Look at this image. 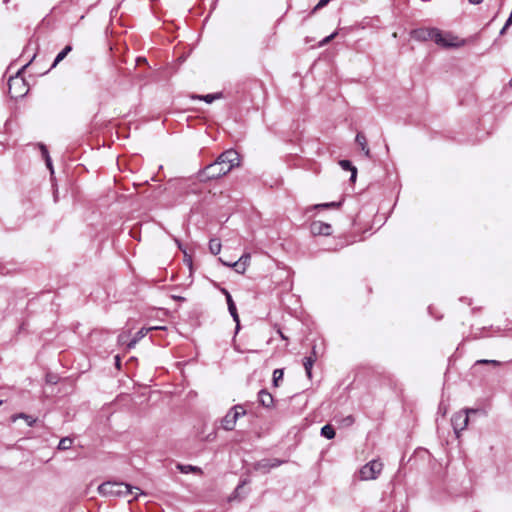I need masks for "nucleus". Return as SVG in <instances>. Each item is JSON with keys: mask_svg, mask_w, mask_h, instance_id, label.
Wrapping results in <instances>:
<instances>
[{"mask_svg": "<svg viewBox=\"0 0 512 512\" xmlns=\"http://www.w3.org/2000/svg\"><path fill=\"white\" fill-rule=\"evenodd\" d=\"M227 305H228V310H229L233 320L236 323V329L238 330L240 327V320H239V315L237 313L235 303H234L231 295H228Z\"/></svg>", "mask_w": 512, "mask_h": 512, "instance_id": "4468645a", "label": "nucleus"}, {"mask_svg": "<svg viewBox=\"0 0 512 512\" xmlns=\"http://www.w3.org/2000/svg\"><path fill=\"white\" fill-rule=\"evenodd\" d=\"M346 421L348 423H352L353 422V418L351 416H349V417L346 418Z\"/></svg>", "mask_w": 512, "mask_h": 512, "instance_id": "4c0bfd02", "label": "nucleus"}, {"mask_svg": "<svg viewBox=\"0 0 512 512\" xmlns=\"http://www.w3.org/2000/svg\"><path fill=\"white\" fill-rule=\"evenodd\" d=\"M437 28H422L417 29L412 32L413 38L420 41H433L434 33L436 32Z\"/></svg>", "mask_w": 512, "mask_h": 512, "instance_id": "1a4fd4ad", "label": "nucleus"}, {"mask_svg": "<svg viewBox=\"0 0 512 512\" xmlns=\"http://www.w3.org/2000/svg\"><path fill=\"white\" fill-rule=\"evenodd\" d=\"M339 165L341 166L342 169L344 170H349L351 171V181H355L356 179V176H357V169L356 167L352 166L351 162L348 161V160H341L339 162Z\"/></svg>", "mask_w": 512, "mask_h": 512, "instance_id": "2eb2a0df", "label": "nucleus"}, {"mask_svg": "<svg viewBox=\"0 0 512 512\" xmlns=\"http://www.w3.org/2000/svg\"><path fill=\"white\" fill-rule=\"evenodd\" d=\"M178 469L184 473H201V468L192 465H178Z\"/></svg>", "mask_w": 512, "mask_h": 512, "instance_id": "aec40b11", "label": "nucleus"}, {"mask_svg": "<svg viewBox=\"0 0 512 512\" xmlns=\"http://www.w3.org/2000/svg\"><path fill=\"white\" fill-rule=\"evenodd\" d=\"M161 329H165V327H162V326H151V327H148V328H141L137 333L136 335L134 336V338L127 343V347L128 348H133L138 341H140L142 338H144L148 332L150 331H153V330H161Z\"/></svg>", "mask_w": 512, "mask_h": 512, "instance_id": "9d476101", "label": "nucleus"}, {"mask_svg": "<svg viewBox=\"0 0 512 512\" xmlns=\"http://www.w3.org/2000/svg\"><path fill=\"white\" fill-rule=\"evenodd\" d=\"M476 364H492L494 366H499L500 365V362L497 361V360H486V359H482V360H478L476 362Z\"/></svg>", "mask_w": 512, "mask_h": 512, "instance_id": "c85d7f7f", "label": "nucleus"}, {"mask_svg": "<svg viewBox=\"0 0 512 512\" xmlns=\"http://www.w3.org/2000/svg\"><path fill=\"white\" fill-rule=\"evenodd\" d=\"M17 419H23L24 422H26L28 426H33L36 422L35 418H33L32 416L27 415L25 413L15 414L11 417V420L13 422H15Z\"/></svg>", "mask_w": 512, "mask_h": 512, "instance_id": "dca6fc26", "label": "nucleus"}, {"mask_svg": "<svg viewBox=\"0 0 512 512\" xmlns=\"http://www.w3.org/2000/svg\"><path fill=\"white\" fill-rule=\"evenodd\" d=\"M507 28L508 27H506V24H505L504 27L501 29L500 34L503 35Z\"/></svg>", "mask_w": 512, "mask_h": 512, "instance_id": "e433bc0d", "label": "nucleus"}, {"mask_svg": "<svg viewBox=\"0 0 512 512\" xmlns=\"http://www.w3.org/2000/svg\"><path fill=\"white\" fill-rule=\"evenodd\" d=\"M72 442L73 441L71 438H68V437L62 438L58 444V449L67 450L71 447Z\"/></svg>", "mask_w": 512, "mask_h": 512, "instance_id": "393cba45", "label": "nucleus"}, {"mask_svg": "<svg viewBox=\"0 0 512 512\" xmlns=\"http://www.w3.org/2000/svg\"><path fill=\"white\" fill-rule=\"evenodd\" d=\"M8 90L12 98L23 97L27 94L28 86L25 83L24 78L20 76V72H18L16 76L9 79Z\"/></svg>", "mask_w": 512, "mask_h": 512, "instance_id": "20e7f679", "label": "nucleus"}, {"mask_svg": "<svg viewBox=\"0 0 512 512\" xmlns=\"http://www.w3.org/2000/svg\"><path fill=\"white\" fill-rule=\"evenodd\" d=\"M469 2L472 4H479L482 2V0H469Z\"/></svg>", "mask_w": 512, "mask_h": 512, "instance_id": "c9c22d12", "label": "nucleus"}, {"mask_svg": "<svg viewBox=\"0 0 512 512\" xmlns=\"http://www.w3.org/2000/svg\"><path fill=\"white\" fill-rule=\"evenodd\" d=\"M116 360H117V361H116V364H119V362H120V358H119L118 356H116Z\"/></svg>", "mask_w": 512, "mask_h": 512, "instance_id": "58836bf2", "label": "nucleus"}, {"mask_svg": "<svg viewBox=\"0 0 512 512\" xmlns=\"http://www.w3.org/2000/svg\"><path fill=\"white\" fill-rule=\"evenodd\" d=\"M222 292L225 295L226 301H227L228 300V295H230V293L226 289H222Z\"/></svg>", "mask_w": 512, "mask_h": 512, "instance_id": "f704fd0d", "label": "nucleus"}, {"mask_svg": "<svg viewBox=\"0 0 512 512\" xmlns=\"http://www.w3.org/2000/svg\"><path fill=\"white\" fill-rule=\"evenodd\" d=\"M356 142L361 147V149L364 151L365 155L369 157L370 156V150L367 147L366 137L363 134L358 133L356 135Z\"/></svg>", "mask_w": 512, "mask_h": 512, "instance_id": "f3484780", "label": "nucleus"}, {"mask_svg": "<svg viewBox=\"0 0 512 512\" xmlns=\"http://www.w3.org/2000/svg\"><path fill=\"white\" fill-rule=\"evenodd\" d=\"M310 232L313 235L328 236L332 233V227L330 224L322 221H313L310 225Z\"/></svg>", "mask_w": 512, "mask_h": 512, "instance_id": "6e6552de", "label": "nucleus"}, {"mask_svg": "<svg viewBox=\"0 0 512 512\" xmlns=\"http://www.w3.org/2000/svg\"><path fill=\"white\" fill-rule=\"evenodd\" d=\"M338 206H339V203H337V202H329V203L317 204V205L313 206V208L317 209V208H329V207H338Z\"/></svg>", "mask_w": 512, "mask_h": 512, "instance_id": "bb28decb", "label": "nucleus"}, {"mask_svg": "<svg viewBox=\"0 0 512 512\" xmlns=\"http://www.w3.org/2000/svg\"><path fill=\"white\" fill-rule=\"evenodd\" d=\"M321 435L327 439H333L335 437L334 428L327 424L321 428Z\"/></svg>", "mask_w": 512, "mask_h": 512, "instance_id": "a211bd4d", "label": "nucleus"}, {"mask_svg": "<svg viewBox=\"0 0 512 512\" xmlns=\"http://www.w3.org/2000/svg\"><path fill=\"white\" fill-rule=\"evenodd\" d=\"M2 403H3V401H2V400H0V405H2Z\"/></svg>", "mask_w": 512, "mask_h": 512, "instance_id": "a19ab883", "label": "nucleus"}, {"mask_svg": "<svg viewBox=\"0 0 512 512\" xmlns=\"http://www.w3.org/2000/svg\"><path fill=\"white\" fill-rule=\"evenodd\" d=\"M270 460V469L280 466L283 461H280L278 459H269Z\"/></svg>", "mask_w": 512, "mask_h": 512, "instance_id": "7c9ffc66", "label": "nucleus"}, {"mask_svg": "<svg viewBox=\"0 0 512 512\" xmlns=\"http://www.w3.org/2000/svg\"><path fill=\"white\" fill-rule=\"evenodd\" d=\"M510 85L512 86V78H511V81H510Z\"/></svg>", "mask_w": 512, "mask_h": 512, "instance_id": "ea45409f", "label": "nucleus"}, {"mask_svg": "<svg viewBox=\"0 0 512 512\" xmlns=\"http://www.w3.org/2000/svg\"><path fill=\"white\" fill-rule=\"evenodd\" d=\"M316 350H315V347L313 348V351H312V355L309 356V357H306L304 358L303 360V365H304V368H305V371H306V374L308 376V378H311L312 376V367L316 361Z\"/></svg>", "mask_w": 512, "mask_h": 512, "instance_id": "ddd939ff", "label": "nucleus"}, {"mask_svg": "<svg viewBox=\"0 0 512 512\" xmlns=\"http://www.w3.org/2000/svg\"><path fill=\"white\" fill-rule=\"evenodd\" d=\"M476 411L475 409H464L453 415L451 422L457 438H459V433L468 426L469 414L476 413Z\"/></svg>", "mask_w": 512, "mask_h": 512, "instance_id": "39448f33", "label": "nucleus"}, {"mask_svg": "<svg viewBox=\"0 0 512 512\" xmlns=\"http://www.w3.org/2000/svg\"><path fill=\"white\" fill-rule=\"evenodd\" d=\"M284 372L282 369H275L273 372V385L275 387L279 386V381L282 380Z\"/></svg>", "mask_w": 512, "mask_h": 512, "instance_id": "5701e85b", "label": "nucleus"}, {"mask_svg": "<svg viewBox=\"0 0 512 512\" xmlns=\"http://www.w3.org/2000/svg\"><path fill=\"white\" fill-rule=\"evenodd\" d=\"M337 35V32H334L332 34H330L329 36L325 37L323 40H321L319 42V46L322 47V46H325L326 44H328L330 41H332Z\"/></svg>", "mask_w": 512, "mask_h": 512, "instance_id": "a878e982", "label": "nucleus"}, {"mask_svg": "<svg viewBox=\"0 0 512 512\" xmlns=\"http://www.w3.org/2000/svg\"><path fill=\"white\" fill-rule=\"evenodd\" d=\"M241 164L240 155L233 149L221 153L217 159L199 171L198 178L202 182L218 179L227 175L233 168Z\"/></svg>", "mask_w": 512, "mask_h": 512, "instance_id": "f257e3e1", "label": "nucleus"}, {"mask_svg": "<svg viewBox=\"0 0 512 512\" xmlns=\"http://www.w3.org/2000/svg\"><path fill=\"white\" fill-rule=\"evenodd\" d=\"M118 342L120 344H127V335H125V334L119 335Z\"/></svg>", "mask_w": 512, "mask_h": 512, "instance_id": "2f4dec72", "label": "nucleus"}, {"mask_svg": "<svg viewBox=\"0 0 512 512\" xmlns=\"http://www.w3.org/2000/svg\"><path fill=\"white\" fill-rule=\"evenodd\" d=\"M98 492L105 497H128L133 495V498L129 500H136L139 495H143L144 492L138 487L131 486L123 482H105L98 487Z\"/></svg>", "mask_w": 512, "mask_h": 512, "instance_id": "f03ea898", "label": "nucleus"}, {"mask_svg": "<svg viewBox=\"0 0 512 512\" xmlns=\"http://www.w3.org/2000/svg\"><path fill=\"white\" fill-rule=\"evenodd\" d=\"M219 261L225 265V266H228V267H232L234 268V270L239 273V274H244L245 271L247 270V266L241 261V260H237L235 262H226L224 261L222 258H219Z\"/></svg>", "mask_w": 512, "mask_h": 512, "instance_id": "f8f14e48", "label": "nucleus"}, {"mask_svg": "<svg viewBox=\"0 0 512 512\" xmlns=\"http://www.w3.org/2000/svg\"><path fill=\"white\" fill-rule=\"evenodd\" d=\"M71 50L72 47L70 45H67L60 53H58L52 67H55L58 63H60Z\"/></svg>", "mask_w": 512, "mask_h": 512, "instance_id": "412c9836", "label": "nucleus"}, {"mask_svg": "<svg viewBox=\"0 0 512 512\" xmlns=\"http://www.w3.org/2000/svg\"><path fill=\"white\" fill-rule=\"evenodd\" d=\"M172 298H173L174 300H176V301H184V300H185V298H184V297H182V296H176V295H173V296H172Z\"/></svg>", "mask_w": 512, "mask_h": 512, "instance_id": "72a5a7b5", "label": "nucleus"}, {"mask_svg": "<svg viewBox=\"0 0 512 512\" xmlns=\"http://www.w3.org/2000/svg\"><path fill=\"white\" fill-rule=\"evenodd\" d=\"M220 97H221V94L216 93V94H207V95H204V96H193L192 98H197V99L203 100L206 103L210 104L214 100L219 99Z\"/></svg>", "mask_w": 512, "mask_h": 512, "instance_id": "4be33fe9", "label": "nucleus"}, {"mask_svg": "<svg viewBox=\"0 0 512 512\" xmlns=\"http://www.w3.org/2000/svg\"><path fill=\"white\" fill-rule=\"evenodd\" d=\"M330 0H320L318 4L316 5V8H322L324 7Z\"/></svg>", "mask_w": 512, "mask_h": 512, "instance_id": "473e14b6", "label": "nucleus"}, {"mask_svg": "<svg viewBox=\"0 0 512 512\" xmlns=\"http://www.w3.org/2000/svg\"><path fill=\"white\" fill-rule=\"evenodd\" d=\"M383 469V464L378 460H372L360 469V479L364 481L376 479Z\"/></svg>", "mask_w": 512, "mask_h": 512, "instance_id": "423d86ee", "label": "nucleus"}, {"mask_svg": "<svg viewBox=\"0 0 512 512\" xmlns=\"http://www.w3.org/2000/svg\"><path fill=\"white\" fill-rule=\"evenodd\" d=\"M433 33V42L442 48H458L465 44L464 40L450 32L437 29V31Z\"/></svg>", "mask_w": 512, "mask_h": 512, "instance_id": "7ed1b4c3", "label": "nucleus"}, {"mask_svg": "<svg viewBox=\"0 0 512 512\" xmlns=\"http://www.w3.org/2000/svg\"><path fill=\"white\" fill-rule=\"evenodd\" d=\"M258 401L259 403L266 407L270 408L273 406V397L267 390H261L258 393Z\"/></svg>", "mask_w": 512, "mask_h": 512, "instance_id": "9b49d317", "label": "nucleus"}, {"mask_svg": "<svg viewBox=\"0 0 512 512\" xmlns=\"http://www.w3.org/2000/svg\"><path fill=\"white\" fill-rule=\"evenodd\" d=\"M209 250L213 255H217L221 251V242L218 239H211L209 242Z\"/></svg>", "mask_w": 512, "mask_h": 512, "instance_id": "6ab92c4d", "label": "nucleus"}, {"mask_svg": "<svg viewBox=\"0 0 512 512\" xmlns=\"http://www.w3.org/2000/svg\"><path fill=\"white\" fill-rule=\"evenodd\" d=\"M42 151H43V155H44L45 160H46L47 167H48L51 171H53V170H52V162H51V159H50V157H49V155H48V152H47V150L45 149V147H42Z\"/></svg>", "mask_w": 512, "mask_h": 512, "instance_id": "cd10ccee", "label": "nucleus"}, {"mask_svg": "<svg viewBox=\"0 0 512 512\" xmlns=\"http://www.w3.org/2000/svg\"><path fill=\"white\" fill-rule=\"evenodd\" d=\"M245 413V409L240 405L232 407L221 421L222 428L227 431L233 430L238 418L245 415Z\"/></svg>", "mask_w": 512, "mask_h": 512, "instance_id": "0eeeda50", "label": "nucleus"}, {"mask_svg": "<svg viewBox=\"0 0 512 512\" xmlns=\"http://www.w3.org/2000/svg\"><path fill=\"white\" fill-rule=\"evenodd\" d=\"M239 260H241L247 267L250 265L251 255L249 253H244Z\"/></svg>", "mask_w": 512, "mask_h": 512, "instance_id": "c756f323", "label": "nucleus"}, {"mask_svg": "<svg viewBox=\"0 0 512 512\" xmlns=\"http://www.w3.org/2000/svg\"><path fill=\"white\" fill-rule=\"evenodd\" d=\"M255 469L256 470H263L264 472L269 471L270 470V460L269 459H265V460L259 461L255 465Z\"/></svg>", "mask_w": 512, "mask_h": 512, "instance_id": "b1692460", "label": "nucleus"}]
</instances>
